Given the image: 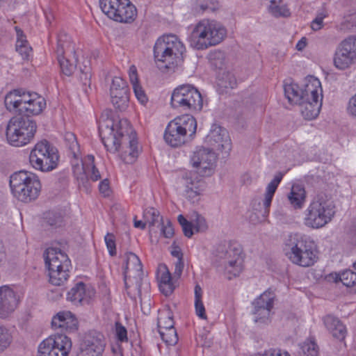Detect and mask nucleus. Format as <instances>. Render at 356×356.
Returning a JSON list of instances; mask_svg holds the SVG:
<instances>
[{"label":"nucleus","instance_id":"nucleus-56","mask_svg":"<svg viewBox=\"0 0 356 356\" xmlns=\"http://www.w3.org/2000/svg\"><path fill=\"white\" fill-rule=\"evenodd\" d=\"M347 112L350 115L356 118V94L349 99Z\"/></svg>","mask_w":356,"mask_h":356},{"label":"nucleus","instance_id":"nucleus-55","mask_svg":"<svg viewBox=\"0 0 356 356\" xmlns=\"http://www.w3.org/2000/svg\"><path fill=\"white\" fill-rule=\"evenodd\" d=\"M195 227L196 232H205L208 228L205 218L202 216H198L196 219Z\"/></svg>","mask_w":356,"mask_h":356},{"label":"nucleus","instance_id":"nucleus-20","mask_svg":"<svg viewBox=\"0 0 356 356\" xmlns=\"http://www.w3.org/2000/svg\"><path fill=\"white\" fill-rule=\"evenodd\" d=\"M104 337L102 334L92 332L87 334L80 347L79 356H101L104 350Z\"/></svg>","mask_w":356,"mask_h":356},{"label":"nucleus","instance_id":"nucleus-15","mask_svg":"<svg viewBox=\"0 0 356 356\" xmlns=\"http://www.w3.org/2000/svg\"><path fill=\"white\" fill-rule=\"evenodd\" d=\"M72 348L70 339L64 334L50 337L39 345L38 356H67Z\"/></svg>","mask_w":356,"mask_h":356},{"label":"nucleus","instance_id":"nucleus-12","mask_svg":"<svg viewBox=\"0 0 356 356\" xmlns=\"http://www.w3.org/2000/svg\"><path fill=\"white\" fill-rule=\"evenodd\" d=\"M125 287L134 288L138 296L141 295L143 283V265L138 257L133 252L125 254L124 267Z\"/></svg>","mask_w":356,"mask_h":356},{"label":"nucleus","instance_id":"nucleus-28","mask_svg":"<svg viewBox=\"0 0 356 356\" xmlns=\"http://www.w3.org/2000/svg\"><path fill=\"white\" fill-rule=\"evenodd\" d=\"M284 95L291 104H298L307 97L305 89L303 90L296 83L285 84Z\"/></svg>","mask_w":356,"mask_h":356},{"label":"nucleus","instance_id":"nucleus-33","mask_svg":"<svg viewBox=\"0 0 356 356\" xmlns=\"http://www.w3.org/2000/svg\"><path fill=\"white\" fill-rule=\"evenodd\" d=\"M164 140L167 144L172 147H177L178 145V122L177 118L171 120L167 126Z\"/></svg>","mask_w":356,"mask_h":356},{"label":"nucleus","instance_id":"nucleus-51","mask_svg":"<svg viewBox=\"0 0 356 356\" xmlns=\"http://www.w3.org/2000/svg\"><path fill=\"white\" fill-rule=\"evenodd\" d=\"M332 336L339 340L344 339L346 334V329L344 325L340 321L337 327L330 332Z\"/></svg>","mask_w":356,"mask_h":356},{"label":"nucleus","instance_id":"nucleus-2","mask_svg":"<svg viewBox=\"0 0 356 356\" xmlns=\"http://www.w3.org/2000/svg\"><path fill=\"white\" fill-rule=\"evenodd\" d=\"M284 250L289 259L300 266H311L317 259L314 241L299 234L288 236L284 242Z\"/></svg>","mask_w":356,"mask_h":356},{"label":"nucleus","instance_id":"nucleus-30","mask_svg":"<svg viewBox=\"0 0 356 356\" xmlns=\"http://www.w3.org/2000/svg\"><path fill=\"white\" fill-rule=\"evenodd\" d=\"M79 156L77 159H74L72 161L73 173L76 177L79 186H83L86 188H88V177L87 175V168L85 165V161L79 163Z\"/></svg>","mask_w":356,"mask_h":356},{"label":"nucleus","instance_id":"nucleus-19","mask_svg":"<svg viewBox=\"0 0 356 356\" xmlns=\"http://www.w3.org/2000/svg\"><path fill=\"white\" fill-rule=\"evenodd\" d=\"M206 142L217 151L228 154L232 149V143L227 131L217 124H213Z\"/></svg>","mask_w":356,"mask_h":356},{"label":"nucleus","instance_id":"nucleus-63","mask_svg":"<svg viewBox=\"0 0 356 356\" xmlns=\"http://www.w3.org/2000/svg\"><path fill=\"white\" fill-rule=\"evenodd\" d=\"M223 57V53L220 50L211 51L208 54V58L211 60L220 59Z\"/></svg>","mask_w":356,"mask_h":356},{"label":"nucleus","instance_id":"nucleus-21","mask_svg":"<svg viewBox=\"0 0 356 356\" xmlns=\"http://www.w3.org/2000/svg\"><path fill=\"white\" fill-rule=\"evenodd\" d=\"M19 298L17 293L9 286L0 287V318H6L17 308Z\"/></svg>","mask_w":356,"mask_h":356},{"label":"nucleus","instance_id":"nucleus-22","mask_svg":"<svg viewBox=\"0 0 356 356\" xmlns=\"http://www.w3.org/2000/svg\"><path fill=\"white\" fill-rule=\"evenodd\" d=\"M33 98V94L15 90L6 95L4 103L8 110L19 113Z\"/></svg>","mask_w":356,"mask_h":356},{"label":"nucleus","instance_id":"nucleus-53","mask_svg":"<svg viewBox=\"0 0 356 356\" xmlns=\"http://www.w3.org/2000/svg\"><path fill=\"white\" fill-rule=\"evenodd\" d=\"M115 334L118 339L120 341H127V332L126 328L121 323H115Z\"/></svg>","mask_w":356,"mask_h":356},{"label":"nucleus","instance_id":"nucleus-3","mask_svg":"<svg viewBox=\"0 0 356 356\" xmlns=\"http://www.w3.org/2000/svg\"><path fill=\"white\" fill-rule=\"evenodd\" d=\"M178 38L168 34L159 38L154 46V58L159 70L163 74H172L178 67Z\"/></svg>","mask_w":356,"mask_h":356},{"label":"nucleus","instance_id":"nucleus-41","mask_svg":"<svg viewBox=\"0 0 356 356\" xmlns=\"http://www.w3.org/2000/svg\"><path fill=\"white\" fill-rule=\"evenodd\" d=\"M337 29L341 33L354 32L356 31V13L351 14L337 26Z\"/></svg>","mask_w":356,"mask_h":356},{"label":"nucleus","instance_id":"nucleus-64","mask_svg":"<svg viewBox=\"0 0 356 356\" xmlns=\"http://www.w3.org/2000/svg\"><path fill=\"white\" fill-rule=\"evenodd\" d=\"M47 222L51 226L59 227L61 225L63 222V219L60 216L56 217L54 220L49 216L47 217Z\"/></svg>","mask_w":356,"mask_h":356},{"label":"nucleus","instance_id":"nucleus-8","mask_svg":"<svg viewBox=\"0 0 356 356\" xmlns=\"http://www.w3.org/2000/svg\"><path fill=\"white\" fill-rule=\"evenodd\" d=\"M36 130V122L27 116L13 117L6 127V139L12 146L22 147L33 139Z\"/></svg>","mask_w":356,"mask_h":356},{"label":"nucleus","instance_id":"nucleus-38","mask_svg":"<svg viewBox=\"0 0 356 356\" xmlns=\"http://www.w3.org/2000/svg\"><path fill=\"white\" fill-rule=\"evenodd\" d=\"M202 291L199 285L195 287V307L196 314L202 319H207V316L202 300Z\"/></svg>","mask_w":356,"mask_h":356},{"label":"nucleus","instance_id":"nucleus-6","mask_svg":"<svg viewBox=\"0 0 356 356\" xmlns=\"http://www.w3.org/2000/svg\"><path fill=\"white\" fill-rule=\"evenodd\" d=\"M335 214L333 202L323 193L318 194L306 210L305 225L318 229L330 222Z\"/></svg>","mask_w":356,"mask_h":356},{"label":"nucleus","instance_id":"nucleus-49","mask_svg":"<svg viewBox=\"0 0 356 356\" xmlns=\"http://www.w3.org/2000/svg\"><path fill=\"white\" fill-rule=\"evenodd\" d=\"M323 323L329 332H332V330L340 323V321L338 318L329 314L323 318Z\"/></svg>","mask_w":356,"mask_h":356},{"label":"nucleus","instance_id":"nucleus-43","mask_svg":"<svg viewBox=\"0 0 356 356\" xmlns=\"http://www.w3.org/2000/svg\"><path fill=\"white\" fill-rule=\"evenodd\" d=\"M186 197L193 202L199 200L200 195V182L197 181L196 182L191 181H188V179H186Z\"/></svg>","mask_w":356,"mask_h":356},{"label":"nucleus","instance_id":"nucleus-13","mask_svg":"<svg viewBox=\"0 0 356 356\" xmlns=\"http://www.w3.org/2000/svg\"><path fill=\"white\" fill-rule=\"evenodd\" d=\"M333 63L336 68L345 70L356 63V35H350L336 48Z\"/></svg>","mask_w":356,"mask_h":356},{"label":"nucleus","instance_id":"nucleus-59","mask_svg":"<svg viewBox=\"0 0 356 356\" xmlns=\"http://www.w3.org/2000/svg\"><path fill=\"white\" fill-rule=\"evenodd\" d=\"M129 76L132 86L138 83V72L135 65H132L130 66L129 70Z\"/></svg>","mask_w":356,"mask_h":356},{"label":"nucleus","instance_id":"nucleus-10","mask_svg":"<svg viewBox=\"0 0 356 356\" xmlns=\"http://www.w3.org/2000/svg\"><path fill=\"white\" fill-rule=\"evenodd\" d=\"M58 160V149L46 140L36 143L29 156L31 165L42 172H49L55 169Z\"/></svg>","mask_w":356,"mask_h":356},{"label":"nucleus","instance_id":"nucleus-31","mask_svg":"<svg viewBox=\"0 0 356 356\" xmlns=\"http://www.w3.org/2000/svg\"><path fill=\"white\" fill-rule=\"evenodd\" d=\"M45 106L44 99L34 93L32 100L19 113L27 116L29 115H38L42 112Z\"/></svg>","mask_w":356,"mask_h":356},{"label":"nucleus","instance_id":"nucleus-42","mask_svg":"<svg viewBox=\"0 0 356 356\" xmlns=\"http://www.w3.org/2000/svg\"><path fill=\"white\" fill-rule=\"evenodd\" d=\"M85 165L87 168V175L88 179L90 178L92 181H96L101 178L99 170L95 165V157L94 156L89 154L85 158Z\"/></svg>","mask_w":356,"mask_h":356},{"label":"nucleus","instance_id":"nucleus-47","mask_svg":"<svg viewBox=\"0 0 356 356\" xmlns=\"http://www.w3.org/2000/svg\"><path fill=\"white\" fill-rule=\"evenodd\" d=\"M113 106L120 111L124 110L129 102V95H111Z\"/></svg>","mask_w":356,"mask_h":356},{"label":"nucleus","instance_id":"nucleus-60","mask_svg":"<svg viewBox=\"0 0 356 356\" xmlns=\"http://www.w3.org/2000/svg\"><path fill=\"white\" fill-rule=\"evenodd\" d=\"M200 8L202 12L210 10L214 11L217 9L218 6V3L217 1H211L209 3H202L200 6Z\"/></svg>","mask_w":356,"mask_h":356},{"label":"nucleus","instance_id":"nucleus-37","mask_svg":"<svg viewBox=\"0 0 356 356\" xmlns=\"http://www.w3.org/2000/svg\"><path fill=\"white\" fill-rule=\"evenodd\" d=\"M111 95H129L127 82L120 77L115 76L112 80L110 88Z\"/></svg>","mask_w":356,"mask_h":356},{"label":"nucleus","instance_id":"nucleus-52","mask_svg":"<svg viewBox=\"0 0 356 356\" xmlns=\"http://www.w3.org/2000/svg\"><path fill=\"white\" fill-rule=\"evenodd\" d=\"M133 89L138 101L142 104L146 103L147 98L141 86L139 83L133 85Z\"/></svg>","mask_w":356,"mask_h":356},{"label":"nucleus","instance_id":"nucleus-57","mask_svg":"<svg viewBox=\"0 0 356 356\" xmlns=\"http://www.w3.org/2000/svg\"><path fill=\"white\" fill-rule=\"evenodd\" d=\"M192 89H196L191 84H182L179 86V98L187 97Z\"/></svg>","mask_w":356,"mask_h":356},{"label":"nucleus","instance_id":"nucleus-18","mask_svg":"<svg viewBox=\"0 0 356 356\" xmlns=\"http://www.w3.org/2000/svg\"><path fill=\"white\" fill-rule=\"evenodd\" d=\"M157 327L162 339L167 346H175L178 343V334L170 311L160 314L157 319Z\"/></svg>","mask_w":356,"mask_h":356},{"label":"nucleus","instance_id":"nucleus-34","mask_svg":"<svg viewBox=\"0 0 356 356\" xmlns=\"http://www.w3.org/2000/svg\"><path fill=\"white\" fill-rule=\"evenodd\" d=\"M335 282L341 281L347 287H356V273L350 270H346L341 274L331 273L330 275Z\"/></svg>","mask_w":356,"mask_h":356},{"label":"nucleus","instance_id":"nucleus-58","mask_svg":"<svg viewBox=\"0 0 356 356\" xmlns=\"http://www.w3.org/2000/svg\"><path fill=\"white\" fill-rule=\"evenodd\" d=\"M82 75L81 76V80H83L84 84H87L91 77L90 67L86 65H84L83 68L80 69Z\"/></svg>","mask_w":356,"mask_h":356},{"label":"nucleus","instance_id":"nucleus-45","mask_svg":"<svg viewBox=\"0 0 356 356\" xmlns=\"http://www.w3.org/2000/svg\"><path fill=\"white\" fill-rule=\"evenodd\" d=\"M12 341V336L7 327L0 325V353L6 349Z\"/></svg>","mask_w":356,"mask_h":356},{"label":"nucleus","instance_id":"nucleus-29","mask_svg":"<svg viewBox=\"0 0 356 356\" xmlns=\"http://www.w3.org/2000/svg\"><path fill=\"white\" fill-rule=\"evenodd\" d=\"M202 105V98L197 89H192L187 97L179 98V106L187 109L200 110Z\"/></svg>","mask_w":356,"mask_h":356},{"label":"nucleus","instance_id":"nucleus-61","mask_svg":"<svg viewBox=\"0 0 356 356\" xmlns=\"http://www.w3.org/2000/svg\"><path fill=\"white\" fill-rule=\"evenodd\" d=\"M260 356H291L290 354L287 352H284L282 353L281 350L279 349H270L268 350L265 351V353Z\"/></svg>","mask_w":356,"mask_h":356},{"label":"nucleus","instance_id":"nucleus-24","mask_svg":"<svg viewBox=\"0 0 356 356\" xmlns=\"http://www.w3.org/2000/svg\"><path fill=\"white\" fill-rule=\"evenodd\" d=\"M51 326L54 330L72 332L78 328V321L70 312H60L53 317Z\"/></svg>","mask_w":356,"mask_h":356},{"label":"nucleus","instance_id":"nucleus-39","mask_svg":"<svg viewBox=\"0 0 356 356\" xmlns=\"http://www.w3.org/2000/svg\"><path fill=\"white\" fill-rule=\"evenodd\" d=\"M65 142L73 159H77L80 156V149L75 135L73 133L67 132L65 135Z\"/></svg>","mask_w":356,"mask_h":356},{"label":"nucleus","instance_id":"nucleus-7","mask_svg":"<svg viewBox=\"0 0 356 356\" xmlns=\"http://www.w3.org/2000/svg\"><path fill=\"white\" fill-rule=\"evenodd\" d=\"M45 264L48 268L49 282L56 286L63 284L69 277L71 261L59 248H48L44 253Z\"/></svg>","mask_w":356,"mask_h":356},{"label":"nucleus","instance_id":"nucleus-25","mask_svg":"<svg viewBox=\"0 0 356 356\" xmlns=\"http://www.w3.org/2000/svg\"><path fill=\"white\" fill-rule=\"evenodd\" d=\"M156 277L159 282L160 291L162 293L166 296L172 294L175 289V286L172 281L170 273L165 264H161L158 266Z\"/></svg>","mask_w":356,"mask_h":356},{"label":"nucleus","instance_id":"nucleus-16","mask_svg":"<svg viewBox=\"0 0 356 356\" xmlns=\"http://www.w3.org/2000/svg\"><path fill=\"white\" fill-rule=\"evenodd\" d=\"M275 295L266 291L255 299L252 305L254 321L259 325H267L271 321V310L273 308Z\"/></svg>","mask_w":356,"mask_h":356},{"label":"nucleus","instance_id":"nucleus-62","mask_svg":"<svg viewBox=\"0 0 356 356\" xmlns=\"http://www.w3.org/2000/svg\"><path fill=\"white\" fill-rule=\"evenodd\" d=\"M99 191L102 194H103L104 196H107L109 194V182L107 179H104L102 181L99 186Z\"/></svg>","mask_w":356,"mask_h":356},{"label":"nucleus","instance_id":"nucleus-14","mask_svg":"<svg viewBox=\"0 0 356 356\" xmlns=\"http://www.w3.org/2000/svg\"><path fill=\"white\" fill-rule=\"evenodd\" d=\"M63 37L60 36L58 39L56 54L61 72L69 76L76 69L77 57L74 44L67 35Z\"/></svg>","mask_w":356,"mask_h":356},{"label":"nucleus","instance_id":"nucleus-32","mask_svg":"<svg viewBox=\"0 0 356 356\" xmlns=\"http://www.w3.org/2000/svg\"><path fill=\"white\" fill-rule=\"evenodd\" d=\"M86 286L83 282H79L67 293V300L75 305H81L85 300Z\"/></svg>","mask_w":356,"mask_h":356},{"label":"nucleus","instance_id":"nucleus-44","mask_svg":"<svg viewBox=\"0 0 356 356\" xmlns=\"http://www.w3.org/2000/svg\"><path fill=\"white\" fill-rule=\"evenodd\" d=\"M300 356H318V347L314 341L309 339L301 346Z\"/></svg>","mask_w":356,"mask_h":356},{"label":"nucleus","instance_id":"nucleus-36","mask_svg":"<svg viewBox=\"0 0 356 356\" xmlns=\"http://www.w3.org/2000/svg\"><path fill=\"white\" fill-rule=\"evenodd\" d=\"M17 40L16 42V50L22 56L23 59H29L32 49L28 45L27 41L23 35V32L16 28Z\"/></svg>","mask_w":356,"mask_h":356},{"label":"nucleus","instance_id":"nucleus-50","mask_svg":"<svg viewBox=\"0 0 356 356\" xmlns=\"http://www.w3.org/2000/svg\"><path fill=\"white\" fill-rule=\"evenodd\" d=\"M105 243L110 255L114 256L116 254L115 236L108 233L104 237Z\"/></svg>","mask_w":356,"mask_h":356},{"label":"nucleus","instance_id":"nucleus-46","mask_svg":"<svg viewBox=\"0 0 356 356\" xmlns=\"http://www.w3.org/2000/svg\"><path fill=\"white\" fill-rule=\"evenodd\" d=\"M179 225L182 228L184 236L187 238H191L195 233H197L193 222L187 220L182 215H179Z\"/></svg>","mask_w":356,"mask_h":356},{"label":"nucleus","instance_id":"nucleus-17","mask_svg":"<svg viewBox=\"0 0 356 356\" xmlns=\"http://www.w3.org/2000/svg\"><path fill=\"white\" fill-rule=\"evenodd\" d=\"M216 160L217 156L213 150L204 147L194 152L191 158L193 165L198 168V173L203 177L213 174Z\"/></svg>","mask_w":356,"mask_h":356},{"label":"nucleus","instance_id":"nucleus-5","mask_svg":"<svg viewBox=\"0 0 356 356\" xmlns=\"http://www.w3.org/2000/svg\"><path fill=\"white\" fill-rule=\"evenodd\" d=\"M10 186L13 195L23 202L37 199L41 189L38 176L25 170L13 173L10 178Z\"/></svg>","mask_w":356,"mask_h":356},{"label":"nucleus","instance_id":"nucleus-48","mask_svg":"<svg viewBox=\"0 0 356 356\" xmlns=\"http://www.w3.org/2000/svg\"><path fill=\"white\" fill-rule=\"evenodd\" d=\"M158 228L160 229L161 233L165 238H171L175 234L174 228L172 226L171 222L168 219L163 220Z\"/></svg>","mask_w":356,"mask_h":356},{"label":"nucleus","instance_id":"nucleus-1","mask_svg":"<svg viewBox=\"0 0 356 356\" xmlns=\"http://www.w3.org/2000/svg\"><path fill=\"white\" fill-rule=\"evenodd\" d=\"M111 111H104L99 120V131L102 141L111 153L120 152L127 163H132L138 155L136 133L126 119L115 122Z\"/></svg>","mask_w":356,"mask_h":356},{"label":"nucleus","instance_id":"nucleus-54","mask_svg":"<svg viewBox=\"0 0 356 356\" xmlns=\"http://www.w3.org/2000/svg\"><path fill=\"white\" fill-rule=\"evenodd\" d=\"M327 17L326 13H318L316 18L312 21L311 27L314 31L320 30L323 26V19Z\"/></svg>","mask_w":356,"mask_h":356},{"label":"nucleus","instance_id":"nucleus-26","mask_svg":"<svg viewBox=\"0 0 356 356\" xmlns=\"http://www.w3.org/2000/svg\"><path fill=\"white\" fill-rule=\"evenodd\" d=\"M288 200L295 209H302L306 200V191L300 184H294L288 194Z\"/></svg>","mask_w":356,"mask_h":356},{"label":"nucleus","instance_id":"nucleus-23","mask_svg":"<svg viewBox=\"0 0 356 356\" xmlns=\"http://www.w3.org/2000/svg\"><path fill=\"white\" fill-rule=\"evenodd\" d=\"M197 122L191 115L179 117V146L191 143L195 138Z\"/></svg>","mask_w":356,"mask_h":356},{"label":"nucleus","instance_id":"nucleus-40","mask_svg":"<svg viewBox=\"0 0 356 356\" xmlns=\"http://www.w3.org/2000/svg\"><path fill=\"white\" fill-rule=\"evenodd\" d=\"M143 217L150 227H159L161 222L163 220L159 211L154 208H149L145 210L143 213Z\"/></svg>","mask_w":356,"mask_h":356},{"label":"nucleus","instance_id":"nucleus-27","mask_svg":"<svg viewBox=\"0 0 356 356\" xmlns=\"http://www.w3.org/2000/svg\"><path fill=\"white\" fill-rule=\"evenodd\" d=\"M282 177L283 175L282 173L276 175L274 179L268 184V185L266 187L265 197L264 200V211L262 214L263 217L264 218L268 215L269 209L271 205L273 197L282 179Z\"/></svg>","mask_w":356,"mask_h":356},{"label":"nucleus","instance_id":"nucleus-11","mask_svg":"<svg viewBox=\"0 0 356 356\" xmlns=\"http://www.w3.org/2000/svg\"><path fill=\"white\" fill-rule=\"evenodd\" d=\"M305 92L307 97L298 105L304 118L312 120L318 115L321 107L322 88L319 80L314 79L310 81L305 86Z\"/></svg>","mask_w":356,"mask_h":356},{"label":"nucleus","instance_id":"nucleus-4","mask_svg":"<svg viewBox=\"0 0 356 356\" xmlns=\"http://www.w3.org/2000/svg\"><path fill=\"white\" fill-rule=\"evenodd\" d=\"M227 30L214 20L202 19L194 27L190 36L191 45L198 50L220 44L226 37Z\"/></svg>","mask_w":356,"mask_h":356},{"label":"nucleus","instance_id":"nucleus-9","mask_svg":"<svg viewBox=\"0 0 356 356\" xmlns=\"http://www.w3.org/2000/svg\"><path fill=\"white\" fill-rule=\"evenodd\" d=\"M242 250L239 246L219 245L215 252L218 267L224 271L227 279L238 277L243 270Z\"/></svg>","mask_w":356,"mask_h":356},{"label":"nucleus","instance_id":"nucleus-35","mask_svg":"<svg viewBox=\"0 0 356 356\" xmlns=\"http://www.w3.org/2000/svg\"><path fill=\"white\" fill-rule=\"evenodd\" d=\"M121 0H99V5L102 10L111 19H114L119 9Z\"/></svg>","mask_w":356,"mask_h":356}]
</instances>
